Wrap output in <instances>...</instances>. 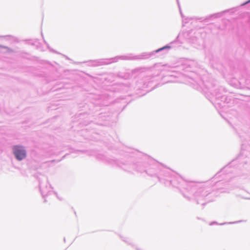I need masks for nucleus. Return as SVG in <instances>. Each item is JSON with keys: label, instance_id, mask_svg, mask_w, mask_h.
Masks as SVG:
<instances>
[{"label": "nucleus", "instance_id": "obj_1", "mask_svg": "<svg viewBox=\"0 0 250 250\" xmlns=\"http://www.w3.org/2000/svg\"><path fill=\"white\" fill-rule=\"evenodd\" d=\"M13 152L19 160H21L26 157V152L22 146H15L13 147Z\"/></svg>", "mask_w": 250, "mask_h": 250}]
</instances>
